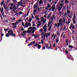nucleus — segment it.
Wrapping results in <instances>:
<instances>
[{"label": "nucleus", "mask_w": 77, "mask_h": 77, "mask_svg": "<svg viewBox=\"0 0 77 77\" xmlns=\"http://www.w3.org/2000/svg\"><path fill=\"white\" fill-rule=\"evenodd\" d=\"M66 20H67V19H65L62 22V18L60 19L58 21L59 23H58L57 24H55V26H57V28H58L60 26H62L63 24V23H65Z\"/></svg>", "instance_id": "obj_1"}, {"label": "nucleus", "mask_w": 77, "mask_h": 77, "mask_svg": "<svg viewBox=\"0 0 77 77\" xmlns=\"http://www.w3.org/2000/svg\"><path fill=\"white\" fill-rule=\"evenodd\" d=\"M56 9V6L54 5H52L51 7L49 9V11H51L52 9V11H54Z\"/></svg>", "instance_id": "obj_2"}, {"label": "nucleus", "mask_w": 77, "mask_h": 77, "mask_svg": "<svg viewBox=\"0 0 77 77\" xmlns=\"http://www.w3.org/2000/svg\"><path fill=\"white\" fill-rule=\"evenodd\" d=\"M51 7V5L49 3H48L47 5V7L45 8V9L47 10V11H49Z\"/></svg>", "instance_id": "obj_3"}, {"label": "nucleus", "mask_w": 77, "mask_h": 77, "mask_svg": "<svg viewBox=\"0 0 77 77\" xmlns=\"http://www.w3.org/2000/svg\"><path fill=\"white\" fill-rule=\"evenodd\" d=\"M75 14H73V17L72 18V21L73 22V23L74 24H75V23H76V22H75Z\"/></svg>", "instance_id": "obj_4"}, {"label": "nucleus", "mask_w": 77, "mask_h": 77, "mask_svg": "<svg viewBox=\"0 0 77 77\" xmlns=\"http://www.w3.org/2000/svg\"><path fill=\"white\" fill-rule=\"evenodd\" d=\"M41 19L42 20H41V22H43L44 23H45V22H46V21H47V20L45 19H44V17H41Z\"/></svg>", "instance_id": "obj_5"}, {"label": "nucleus", "mask_w": 77, "mask_h": 77, "mask_svg": "<svg viewBox=\"0 0 77 77\" xmlns=\"http://www.w3.org/2000/svg\"><path fill=\"white\" fill-rule=\"evenodd\" d=\"M72 28L73 29H75V25H74L72 23H71V24L70 26L69 27V29H72Z\"/></svg>", "instance_id": "obj_6"}, {"label": "nucleus", "mask_w": 77, "mask_h": 77, "mask_svg": "<svg viewBox=\"0 0 77 77\" xmlns=\"http://www.w3.org/2000/svg\"><path fill=\"white\" fill-rule=\"evenodd\" d=\"M41 35L42 36V38H44V39H45V34H44V32H42L41 33Z\"/></svg>", "instance_id": "obj_7"}, {"label": "nucleus", "mask_w": 77, "mask_h": 77, "mask_svg": "<svg viewBox=\"0 0 77 77\" xmlns=\"http://www.w3.org/2000/svg\"><path fill=\"white\" fill-rule=\"evenodd\" d=\"M52 25L53 23H51V21H50L48 24V27H49V26H52Z\"/></svg>", "instance_id": "obj_8"}, {"label": "nucleus", "mask_w": 77, "mask_h": 77, "mask_svg": "<svg viewBox=\"0 0 77 77\" xmlns=\"http://www.w3.org/2000/svg\"><path fill=\"white\" fill-rule=\"evenodd\" d=\"M46 38H48V36H50V32H48L45 34Z\"/></svg>", "instance_id": "obj_9"}, {"label": "nucleus", "mask_w": 77, "mask_h": 77, "mask_svg": "<svg viewBox=\"0 0 77 77\" xmlns=\"http://www.w3.org/2000/svg\"><path fill=\"white\" fill-rule=\"evenodd\" d=\"M28 29H31V30H36V28L35 27H30Z\"/></svg>", "instance_id": "obj_10"}, {"label": "nucleus", "mask_w": 77, "mask_h": 77, "mask_svg": "<svg viewBox=\"0 0 77 77\" xmlns=\"http://www.w3.org/2000/svg\"><path fill=\"white\" fill-rule=\"evenodd\" d=\"M0 10L1 12V13L2 15H3V7L2 8V9H1V7H0Z\"/></svg>", "instance_id": "obj_11"}, {"label": "nucleus", "mask_w": 77, "mask_h": 77, "mask_svg": "<svg viewBox=\"0 0 77 77\" xmlns=\"http://www.w3.org/2000/svg\"><path fill=\"white\" fill-rule=\"evenodd\" d=\"M35 20L36 21H39V18L38 17V16H35Z\"/></svg>", "instance_id": "obj_12"}, {"label": "nucleus", "mask_w": 77, "mask_h": 77, "mask_svg": "<svg viewBox=\"0 0 77 77\" xmlns=\"http://www.w3.org/2000/svg\"><path fill=\"white\" fill-rule=\"evenodd\" d=\"M51 13H50L49 14L48 16L47 17V20H48L51 17Z\"/></svg>", "instance_id": "obj_13"}, {"label": "nucleus", "mask_w": 77, "mask_h": 77, "mask_svg": "<svg viewBox=\"0 0 77 77\" xmlns=\"http://www.w3.org/2000/svg\"><path fill=\"white\" fill-rule=\"evenodd\" d=\"M28 23L27 22H26L25 24V26H24V28H26V27H28Z\"/></svg>", "instance_id": "obj_14"}, {"label": "nucleus", "mask_w": 77, "mask_h": 77, "mask_svg": "<svg viewBox=\"0 0 77 77\" xmlns=\"http://www.w3.org/2000/svg\"><path fill=\"white\" fill-rule=\"evenodd\" d=\"M16 9H17L15 7V6H13L12 9V11H16Z\"/></svg>", "instance_id": "obj_15"}, {"label": "nucleus", "mask_w": 77, "mask_h": 77, "mask_svg": "<svg viewBox=\"0 0 77 77\" xmlns=\"http://www.w3.org/2000/svg\"><path fill=\"white\" fill-rule=\"evenodd\" d=\"M43 29H47V24H45V25L43 27Z\"/></svg>", "instance_id": "obj_16"}, {"label": "nucleus", "mask_w": 77, "mask_h": 77, "mask_svg": "<svg viewBox=\"0 0 77 77\" xmlns=\"http://www.w3.org/2000/svg\"><path fill=\"white\" fill-rule=\"evenodd\" d=\"M3 7L5 9H7V5H6L5 4H4Z\"/></svg>", "instance_id": "obj_17"}, {"label": "nucleus", "mask_w": 77, "mask_h": 77, "mask_svg": "<svg viewBox=\"0 0 77 77\" xmlns=\"http://www.w3.org/2000/svg\"><path fill=\"white\" fill-rule=\"evenodd\" d=\"M59 38L57 37L56 40V43H57V42H59Z\"/></svg>", "instance_id": "obj_18"}, {"label": "nucleus", "mask_w": 77, "mask_h": 77, "mask_svg": "<svg viewBox=\"0 0 77 77\" xmlns=\"http://www.w3.org/2000/svg\"><path fill=\"white\" fill-rule=\"evenodd\" d=\"M23 2H22L21 1L18 2V4L19 5L22 6Z\"/></svg>", "instance_id": "obj_19"}, {"label": "nucleus", "mask_w": 77, "mask_h": 77, "mask_svg": "<svg viewBox=\"0 0 77 77\" xmlns=\"http://www.w3.org/2000/svg\"><path fill=\"white\" fill-rule=\"evenodd\" d=\"M52 27V26H50L49 27V28L48 29V30L49 31H50L51 30V27Z\"/></svg>", "instance_id": "obj_20"}, {"label": "nucleus", "mask_w": 77, "mask_h": 77, "mask_svg": "<svg viewBox=\"0 0 77 77\" xmlns=\"http://www.w3.org/2000/svg\"><path fill=\"white\" fill-rule=\"evenodd\" d=\"M64 5V4L63 3H60V7L63 8V5Z\"/></svg>", "instance_id": "obj_21"}, {"label": "nucleus", "mask_w": 77, "mask_h": 77, "mask_svg": "<svg viewBox=\"0 0 77 77\" xmlns=\"http://www.w3.org/2000/svg\"><path fill=\"white\" fill-rule=\"evenodd\" d=\"M46 48H48V49L50 48H49V46H48V45L47 44H46Z\"/></svg>", "instance_id": "obj_22"}, {"label": "nucleus", "mask_w": 77, "mask_h": 77, "mask_svg": "<svg viewBox=\"0 0 77 77\" xmlns=\"http://www.w3.org/2000/svg\"><path fill=\"white\" fill-rule=\"evenodd\" d=\"M68 47H69V48L71 49L72 48H73V46H71V45H69L68 46Z\"/></svg>", "instance_id": "obj_23"}, {"label": "nucleus", "mask_w": 77, "mask_h": 77, "mask_svg": "<svg viewBox=\"0 0 77 77\" xmlns=\"http://www.w3.org/2000/svg\"><path fill=\"white\" fill-rule=\"evenodd\" d=\"M32 20V19L31 18H29V20H28V22H29V23H31Z\"/></svg>", "instance_id": "obj_24"}, {"label": "nucleus", "mask_w": 77, "mask_h": 77, "mask_svg": "<svg viewBox=\"0 0 77 77\" xmlns=\"http://www.w3.org/2000/svg\"><path fill=\"white\" fill-rule=\"evenodd\" d=\"M62 7H59L58 8L59 11H60L62 9Z\"/></svg>", "instance_id": "obj_25"}, {"label": "nucleus", "mask_w": 77, "mask_h": 77, "mask_svg": "<svg viewBox=\"0 0 77 77\" xmlns=\"http://www.w3.org/2000/svg\"><path fill=\"white\" fill-rule=\"evenodd\" d=\"M33 44V42H31L30 43H29V44L28 45V46H30L32 45Z\"/></svg>", "instance_id": "obj_26"}, {"label": "nucleus", "mask_w": 77, "mask_h": 77, "mask_svg": "<svg viewBox=\"0 0 77 77\" xmlns=\"http://www.w3.org/2000/svg\"><path fill=\"white\" fill-rule=\"evenodd\" d=\"M14 7L16 9L18 8V5H14Z\"/></svg>", "instance_id": "obj_27"}, {"label": "nucleus", "mask_w": 77, "mask_h": 77, "mask_svg": "<svg viewBox=\"0 0 77 77\" xmlns=\"http://www.w3.org/2000/svg\"><path fill=\"white\" fill-rule=\"evenodd\" d=\"M42 0H40V1L39 2V5H41V4H42Z\"/></svg>", "instance_id": "obj_28"}, {"label": "nucleus", "mask_w": 77, "mask_h": 77, "mask_svg": "<svg viewBox=\"0 0 77 77\" xmlns=\"http://www.w3.org/2000/svg\"><path fill=\"white\" fill-rule=\"evenodd\" d=\"M5 4H4V2H2L1 3V5L2 6H3V5H4Z\"/></svg>", "instance_id": "obj_29"}, {"label": "nucleus", "mask_w": 77, "mask_h": 77, "mask_svg": "<svg viewBox=\"0 0 77 77\" xmlns=\"http://www.w3.org/2000/svg\"><path fill=\"white\" fill-rule=\"evenodd\" d=\"M37 46L38 49H40V48H41V45H38V46Z\"/></svg>", "instance_id": "obj_30"}, {"label": "nucleus", "mask_w": 77, "mask_h": 77, "mask_svg": "<svg viewBox=\"0 0 77 77\" xmlns=\"http://www.w3.org/2000/svg\"><path fill=\"white\" fill-rule=\"evenodd\" d=\"M44 38H42V40L41 41V42L42 43V44H43L44 43V42H43V41H44Z\"/></svg>", "instance_id": "obj_31"}, {"label": "nucleus", "mask_w": 77, "mask_h": 77, "mask_svg": "<svg viewBox=\"0 0 77 77\" xmlns=\"http://www.w3.org/2000/svg\"><path fill=\"white\" fill-rule=\"evenodd\" d=\"M8 33H7L6 34L5 36H6V37H9V36H10V35Z\"/></svg>", "instance_id": "obj_32"}, {"label": "nucleus", "mask_w": 77, "mask_h": 77, "mask_svg": "<svg viewBox=\"0 0 77 77\" xmlns=\"http://www.w3.org/2000/svg\"><path fill=\"white\" fill-rule=\"evenodd\" d=\"M38 34H36L35 35H34V38H38Z\"/></svg>", "instance_id": "obj_33"}, {"label": "nucleus", "mask_w": 77, "mask_h": 77, "mask_svg": "<svg viewBox=\"0 0 77 77\" xmlns=\"http://www.w3.org/2000/svg\"><path fill=\"white\" fill-rule=\"evenodd\" d=\"M54 18V16L53 15L52 16V17L51 18L52 20H53V19Z\"/></svg>", "instance_id": "obj_34"}, {"label": "nucleus", "mask_w": 77, "mask_h": 77, "mask_svg": "<svg viewBox=\"0 0 77 77\" xmlns=\"http://www.w3.org/2000/svg\"><path fill=\"white\" fill-rule=\"evenodd\" d=\"M28 26H30L32 25V24H31V23H28Z\"/></svg>", "instance_id": "obj_35"}, {"label": "nucleus", "mask_w": 77, "mask_h": 77, "mask_svg": "<svg viewBox=\"0 0 77 77\" xmlns=\"http://www.w3.org/2000/svg\"><path fill=\"white\" fill-rule=\"evenodd\" d=\"M43 30H44V29H40L39 30V31L40 32H43Z\"/></svg>", "instance_id": "obj_36"}, {"label": "nucleus", "mask_w": 77, "mask_h": 77, "mask_svg": "<svg viewBox=\"0 0 77 77\" xmlns=\"http://www.w3.org/2000/svg\"><path fill=\"white\" fill-rule=\"evenodd\" d=\"M65 2L66 3H69V1H68V0H66L65 1Z\"/></svg>", "instance_id": "obj_37"}, {"label": "nucleus", "mask_w": 77, "mask_h": 77, "mask_svg": "<svg viewBox=\"0 0 77 77\" xmlns=\"http://www.w3.org/2000/svg\"><path fill=\"white\" fill-rule=\"evenodd\" d=\"M26 32L28 33H30V30L29 29H28Z\"/></svg>", "instance_id": "obj_38"}, {"label": "nucleus", "mask_w": 77, "mask_h": 77, "mask_svg": "<svg viewBox=\"0 0 77 77\" xmlns=\"http://www.w3.org/2000/svg\"><path fill=\"white\" fill-rule=\"evenodd\" d=\"M12 24L14 26H16V25H17V23H12Z\"/></svg>", "instance_id": "obj_39"}, {"label": "nucleus", "mask_w": 77, "mask_h": 77, "mask_svg": "<svg viewBox=\"0 0 77 77\" xmlns=\"http://www.w3.org/2000/svg\"><path fill=\"white\" fill-rule=\"evenodd\" d=\"M45 49V46H44L43 47V48L42 49V50H44Z\"/></svg>", "instance_id": "obj_40"}, {"label": "nucleus", "mask_w": 77, "mask_h": 77, "mask_svg": "<svg viewBox=\"0 0 77 77\" xmlns=\"http://www.w3.org/2000/svg\"><path fill=\"white\" fill-rule=\"evenodd\" d=\"M68 40H67L66 41V45L67 46L68 45Z\"/></svg>", "instance_id": "obj_41"}, {"label": "nucleus", "mask_w": 77, "mask_h": 77, "mask_svg": "<svg viewBox=\"0 0 77 77\" xmlns=\"http://www.w3.org/2000/svg\"><path fill=\"white\" fill-rule=\"evenodd\" d=\"M11 32H12V30H9L8 31V34H9L11 33Z\"/></svg>", "instance_id": "obj_42"}, {"label": "nucleus", "mask_w": 77, "mask_h": 77, "mask_svg": "<svg viewBox=\"0 0 77 77\" xmlns=\"http://www.w3.org/2000/svg\"><path fill=\"white\" fill-rule=\"evenodd\" d=\"M13 33H14V32H13V31H11V34H10V35H12V34Z\"/></svg>", "instance_id": "obj_43"}, {"label": "nucleus", "mask_w": 77, "mask_h": 77, "mask_svg": "<svg viewBox=\"0 0 77 77\" xmlns=\"http://www.w3.org/2000/svg\"><path fill=\"white\" fill-rule=\"evenodd\" d=\"M44 29V31L45 32H45H47V28H46V29Z\"/></svg>", "instance_id": "obj_44"}, {"label": "nucleus", "mask_w": 77, "mask_h": 77, "mask_svg": "<svg viewBox=\"0 0 77 77\" xmlns=\"http://www.w3.org/2000/svg\"><path fill=\"white\" fill-rule=\"evenodd\" d=\"M71 23V20H68V24H69V23Z\"/></svg>", "instance_id": "obj_45"}, {"label": "nucleus", "mask_w": 77, "mask_h": 77, "mask_svg": "<svg viewBox=\"0 0 77 77\" xmlns=\"http://www.w3.org/2000/svg\"><path fill=\"white\" fill-rule=\"evenodd\" d=\"M22 25L23 27H24L25 25H24V22H22Z\"/></svg>", "instance_id": "obj_46"}, {"label": "nucleus", "mask_w": 77, "mask_h": 77, "mask_svg": "<svg viewBox=\"0 0 77 77\" xmlns=\"http://www.w3.org/2000/svg\"><path fill=\"white\" fill-rule=\"evenodd\" d=\"M14 5V4H13V3H11L10 4V5H11V7L13 6V5Z\"/></svg>", "instance_id": "obj_47"}, {"label": "nucleus", "mask_w": 77, "mask_h": 77, "mask_svg": "<svg viewBox=\"0 0 77 77\" xmlns=\"http://www.w3.org/2000/svg\"><path fill=\"white\" fill-rule=\"evenodd\" d=\"M20 2L22 3H24V0H21Z\"/></svg>", "instance_id": "obj_48"}, {"label": "nucleus", "mask_w": 77, "mask_h": 77, "mask_svg": "<svg viewBox=\"0 0 77 77\" xmlns=\"http://www.w3.org/2000/svg\"><path fill=\"white\" fill-rule=\"evenodd\" d=\"M12 8L13 7H10L9 8V9H11V10H12Z\"/></svg>", "instance_id": "obj_49"}, {"label": "nucleus", "mask_w": 77, "mask_h": 77, "mask_svg": "<svg viewBox=\"0 0 77 77\" xmlns=\"http://www.w3.org/2000/svg\"><path fill=\"white\" fill-rule=\"evenodd\" d=\"M25 5V3H22V6H24Z\"/></svg>", "instance_id": "obj_50"}, {"label": "nucleus", "mask_w": 77, "mask_h": 77, "mask_svg": "<svg viewBox=\"0 0 77 77\" xmlns=\"http://www.w3.org/2000/svg\"><path fill=\"white\" fill-rule=\"evenodd\" d=\"M26 32H27V31H23V34H24V33H26Z\"/></svg>", "instance_id": "obj_51"}, {"label": "nucleus", "mask_w": 77, "mask_h": 77, "mask_svg": "<svg viewBox=\"0 0 77 77\" xmlns=\"http://www.w3.org/2000/svg\"><path fill=\"white\" fill-rule=\"evenodd\" d=\"M64 1H65V0H61V3H63L64 2Z\"/></svg>", "instance_id": "obj_52"}, {"label": "nucleus", "mask_w": 77, "mask_h": 77, "mask_svg": "<svg viewBox=\"0 0 77 77\" xmlns=\"http://www.w3.org/2000/svg\"><path fill=\"white\" fill-rule=\"evenodd\" d=\"M38 44H36L35 45H34V46H35V47H36V46H38Z\"/></svg>", "instance_id": "obj_53"}, {"label": "nucleus", "mask_w": 77, "mask_h": 77, "mask_svg": "<svg viewBox=\"0 0 77 77\" xmlns=\"http://www.w3.org/2000/svg\"><path fill=\"white\" fill-rule=\"evenodd\" d=\"M18 21V22H19V23H20V22H21V19H20V20H19L18 21Z\"/></svg>", "instance_id": "obj_54"}, {"label": "nucleus", "mask_w": 77, "mask_h": 77, "mask_svg": "<svg viewBox=\"0 0 77 77\" xmlns=\"http://www.w3.org/2000/svg\"><path fill=\"white\" fill-rule=\"evenodd\" d=\"M18 23H19V22H18V21H17L16 22V23H15L17 24H17H18Z\"/></svg>", "instance_id": "obj_55"}, {"label": "nucleus", "mask_w": 77, "mask_h": 77, "mask_svg": "<svg viewBox=\"0 0 77 77\" xmlns=\"http://www.w3.org/2000/svg\"><path fill=\"white\" fill-rule=\"evenodd\" d=\"M72 33H75V31L74 30H73L72 31Z\"/></svg>", "instance_id": "obj_56"}, {"label": "nucleus", "mask_w": 77, "mask_h": 77, "mask_svg": "<svg viewBox=\"0 0 77 77\" xmlns=\"http://www.w3.org/2000/svg\"><path fill=\"white\" fill-rule=\"evenodd\" d=\"M19 14H22V12L21 11H20L19 12Z\"/></svg>", "instance_id": "obj_57"}, {"label": "nucleus", "mask_w": 77, "mask_h": 77, "mask_svg": "<svg viewBox=\"0 0 77 77\" xmlns=\"http://www.w3.org/2000/svg\"><path fill=\"white\" fill-rule=\"evenodd\" d=\"M54 34L52 35L51 37H54Z\"/></svg>", "instance_id": "obj_58"}, {"label": "nucleus", "mask_w": 77, "mask_h": 77, "mask_svg": "<svg viewBox=\"0 0 77 77\" xmlns=\"http://www.w3.org/2000/svg\"><path fill=\"white\" fill-rule=\"evenodd\" d=\"M56 35H55L54 37V39H55V38H56Z\"/></svg>", "instance_id": "obj_59"}, {"label": "nucleus", "mask_w": 77, "mask_h": 77, "mask_svg": "<svg viewBox=\"0 0 77 77\" xmlns=\"http://www.w3.org/2000/svg\"><path fill=\"white\" fill-rule=\"evenodd\" d=\"M69 12H70V11H67V14H69Z\"/></svg>", "instance_id": "obj_60"}, {"label": "nucleus", "mask_w": 77, "mask_h": 77, "mask_svg": "<svg viewBox=\"0 0 77 77\" xmlns=\"http://www.w3.org/2000/svg\"><path fill=\"white\" fill-rule=\"evenodd\" d=\"M12 35L13 36H15V35L14 34H12Z\"/></svg>", "instance_id": "obj_61"}, {"label": "nucleus", "mask_w": 77, "mask_h": 77, "mask_svg": "<svg viewBox=\"0 0 77 77\" xmlns=\"http://www.w3.org/2000/svg\"><path fill=\"white\" fill-rule=\"evenodd\" d=\"M21 30H22V31H24V28H21Z\"/></svg>", "instance_id": "obj_62"}, {"label": "nucleus", "mask_w": 77, "mask_h": 77, "mask_svg": "<svg viewBox=\"0 0 77 77\" xmlns=\"http://www.w3.org/2000/svg\"><path fill=\"white\" fill-rule=\"evenodd\" d=\"M31 18H34V17H33V16L32 15V16H31Z\"/></svg>", "instance_id": "obj_63"}, {"label": "nucleus", "mask_w": 77, "mask_h": 77, "mask_svg": "<svg viewBox=\"0 0 77 77\" xmlns=\"http://www.w3.org/2000/svg\"><path fill=\"white\" fill-rule=\"evenodd\" d=\"M66 26H65L64 27L63 30H65L66 29Z\"/></svg>", "instance_id": "obj_64"}]
</instances>
